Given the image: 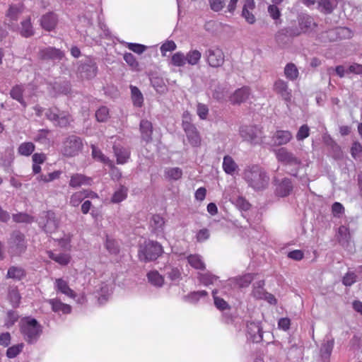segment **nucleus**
Segmentation results:
<instances>
[{"mask_svg":"<svg viewBox=\"0 0 362 362\" xmlns=\"http://www.w3.org/2000/svg\"><path fill=\"white\" fill-rule=\"evenodd\" d=\"M275 182V193L277 196L284 197L288 196L293 189L291 181L288 178H284L282 180L279 181L274 180Z\"/></svg>","mask_w":362,"mask_h":362,"instance_id":"obj_22","label":"nucleus"},{"mask_svg":"<svg viewBox=\"0 0 362 362\" xmlns=\"http://www.w3.org/2000/svg\"><path fill=\"white\" fill-rule=\"evenodd\" d=\"M21 296L16 288H11L8 291V300L13 307H18L21 303Z\"/></svg>","mask_w":362,"mask_h":362,"instance_id":"obj_48","label":"nucleus"},{"mask_svg":"<svg viewBox=\"0 0 362 362\" xmlns=\"http://www.w3.org/2000/svg\"><path fill=\"white\" fill-rule=\"evenodd\" d=\"M350 238V233L349 228L344 226H341L338 230V239L339 241L344 244L347 243Z\"/></svg>","mask_w":362,"mask_h":362,"instance_id":"obj_54","label":"nucleus"},{"mask_svg":"<svg viewBox=\"0 0 362 362\" xmlns=\"http://www.w3.org/2000/svg\"><path fill=\"white\" fill-rule=\"evenodd\" d=\"M239 133L243 141L252 145L260 144L263 142L262 130L257 126H242L240 128Z\"/></svg>","mask_w":362,"mask_h":362,"instance_id":"obj_7","label":"nucleus"},{"mask_svg":"<svg viewBox=\"0 0 362 362\" xmlns=\"http://www.w3.org/2000/svg\"><path fill=\"white\" fill-rule=\"evenodd\" d=\"M274 152L277 160L284 165L298 166L301 163L300 160L286 148H279Z\"/></svg>","mask_w":362,"mask_h":362,"instance_id":"obj_13","label":"nucleus"},{"mask_svg":"<svg viewBox=\"0 0 362 362\" xmlns=\"http://www.w3.org/2000/svg\"><path fill=\"white\" fill-rule=\"evenodd\" d=\"M250 95L248 87L244 86L236 90L230 97V101L233 104H240L247 100Z\"/></svg>","mask_w":362,"mask_h":362,"instance_id":"obj_26","label":"nucleus"},{"mask_svg":"<svg viewBox=\"0 0 362 362\" xmlns=\"http://www.w3.org/2000/svg\"><path fill=\"white\" fill-rule=\"evenodd\" d=\"M18 314L13 310H8L4 319V326L7 328L11 327L18 320Z\"/></svg>","mask_w":362,"mask_h":362,"instance_id":"obj_49","label":"nucleus"},{"mask_svg":"<svg viewBox=\"0 0 362 362\" xmlns=\"http://www.w3.org/2000/svg\"><path fill=\"white\" fill-rule=\"evenodd\" d=\"M47 253L50 259L61 265H66L70 261V257L68 255L61 253L56 254L52 251H47Z\"/></svg>","mask_w":362,"mask_h":362,"instance_id":"obj_41","label":"nucleus"},{"mask_svg":"<svg viewBox=\"0 0 362 362\" xmlns=\"http://www.w3.org/2000/svg\"><path fill=\"white\" fill-rule=\"evenodd\" d=\"M92 157L98 159L100 162L105 163L108 165L110 167L112 168V176L113 179L119 180L122 177L121 172L117 168L113 167L112 162L104 154L102 153V152L97 149L94 146L92 145Z\"/></svg>","mask_w":362,"mask_h":362,"instance_id":"obj_18","label":"nucleus"},{"mask_svg":"<svg viewBox=\"0 0 362 362\" xmlns=\"http://www.w3.org/2000/svg\"><path fill=\"white\" fill-rule=\"evenodd\" d=\"M28 86L25 87L23 85H16L11 90V97L19 102L23 107H26L27 103L23 99V94L25 93V90Z\"/></svg>","mask_w":362,"mask_h":362,"instance_id":"obj_30","label":"nucleus"},{"mask_svg":"<svg viewBox=\"0 0 362 362\" xmlns=\"http://www.w3.org/2000/svg\"><path fill=\"white\" fill-rule=\"evenodd\" d=\"M113 291V280L108 277H103V279L100 281L95 286V297L98 298L99 304L105 303L112 295Z\"/></svg>","mask_w":362,"mask_h":362,"instance_id":"obj_8","label":"nucleus"},{"mask_svg":"<svg viewBox=\"0 0 362 362\" xmlns=\"http://www.w3.org/2000/svg\"><path fill=\"white\" fill-rule=\"evenodd\" d=\"M208 293L206 291H193L189 293L185 298L191 303H196L200 298L206 297Z\"/></svg>","mask_w":362,"mask_h":362,"instance_id":"obj_56","label":"nucleus"},{"mask_svg":"<svg viewBox=\"0 0 362 362\" xmlns=\"http://www.w3.org/2000/svg\"><path fill=\"white\" fill-rule=\"evenodd\" d=\"M20 331L26 342L34 344L41 336L42 327L35 318L25 317L20 321Z\"/></svg>","mask_w":362,"mask_h":362,"instance_id":"obj_2","label":"nucleus"},{"mask_svg":"<svg viewBox=\"0 0 362 362\" xmlns=\"http://www.w3.org/2000/svg\"><path fill=\"white\" fill-rule=\"evenodd\" d=\"M253 280V276L251 274H246L242 276L236 278L235 281L240 287H247Z\"/></svg>","mask_w":362,"mask_h":362,"instance_id":"obj_59","label":"nucleus"},{"mask_svg":"<svg viewBox=\"0 0 362 362\" xmlns=\"http://www.w3.org/2000/svg\"><path fill=\"white\" fill-rule=\"evenodd\" d=\"M292 137V134L289 131L278 130L272 136V141L274 146H282L288 144Z\"/></svg>","mask_w":362,"mask_h":362,"instance_id":"obj_25","label":"nucleus"},{"mask_svg":"<svg viewBox=\"0 0 362 362\" xmlns=\"http://www.w3.org/2000/svg\"><path fill=\"white\" fill-rule=\"evenodd\" d=\"M182 175V170L180 168H168L165 170V176L169 180H177Z\"/></svg>","mask_w":362,"mask_h":362,"instance_id":"obj_46","label":"nucleus"},{"mask_svg":"<svg viewBox=\"0 0 362 362\" xmlns=\"http://www.w3.org/2000/svg\"><path fill=\"white\" fill-rule=\"evenodd\" d=\"M284 74L287 78L293 81L298 76V70L294 64L289 63L285 66Z\"/></svg>","mask_w":362,"mask_h":362,"instance_id":"obj_47","label":"nucleus"},{"mask_svg":"<svg viewBox=\"0 0 362 362\" xmlns=\"http://www.w3.org/2000/svg\"><path fill=\"white\" fill-rule=\"evenodd\" d=\"M88 178L81 174H75L71 177L69 185L72 187H78L88 183Z\"/></svg>","mask_w":362,"mask_h":362,"instance_id":"obj_45","label":"nucleus"},{"mask_svg":"<svg viewBox=\"0 0 362 362\" xmlns=\"http://www.w3.org/2000/svg\"><path fill=\"white\" fill-rule=\"evenodd\" d=\"M109 117V110L107 107L103 106L95 112V118L100 122H106Z\"/></svg>","mask_w":362,"mask_h":362,"instance_id":"obj_53","label":"nucleus"},{"mask_svg":"<svg viewBox=\"0 0 362 362\" xmlns=\"http://www.w3.org/2000/svg\"><path fill=\"white\" fill-rule=\"evenodd\" d=\"M217 293H218V290H216V289H215L212 291V295H213L215 306L221 310H224L228 308V303L224 299L218 297L217 296Z\"/></svg>","mask_w":362,"mask_h":362,"instance_id":"obj_51","label":"nucleus"},{"mask_svg":"<svg viewBox=\"0 0 362 362\" xmlns=\"http://www.w3.org/2000/svg\"><path fill=\"white\" fill-rule=\"evenodd\" d=\"M89 196L86 190L80 191L74 193L70 198V204L73 206H78L85 198Z\"/></svg>","mask_w":362,"mask_h":362,"instance_id":"obj_42","label":"nucleus"},{"mask_svg":"<svg viewBox=\"0 0 362 362\" xmlns=\"http://www.w3.org/2000/svg\"><path fill=\"white\" fill-rule=\"evenodd\" d=\"M25 275V271L23 268L18 267H11L8 269L7 272V277L16 280H21Z\"/></svg>","mask_w":362,"mask_h":362,"instance_id":"obj_44","label":"nucleus"},{"mask_svg":"<svg viewBox=\"0 0 362 362\" xmlns=\"http://www.w3.org/2000/svg\"><path fill=\"white\" fill-rule=\"evenodd\" d=\"M38 56L42 59L52 60L54 62L61 60L64 57V54L63 52L59 49L48 47L40 49Z\"/></svg>","mask_w":362,"mask_h":362,"instance_id":"obj_19","label":"nucleus"},{"mask_svg":"<svg viewBox=\"0 0 362 362\" xmlns=\"http://www.w3.org/2000/svg\"><path fill=\"white\" fill-rule=\"evenodd\" d=\"M48 302L51 305L52 310L54 313L69 314L71 312V307L68 304L62 303L59 299H49Z\"/></svg>","mask_w":362,"mask_h":362,"instance_id":"obj_29","label":"nucleus"},{"mask_svg":"<svg viewBox=\"0 0 362 362\" xmlns=\"http://www.w3.org/2000/svg\"><path fill=\"white\" fill-rule=\"evenodd\" d=\"M356 281V275L354 272H348L343 277L342 283L346 286H350Z\"/></svg>","mask_w":362,"mask_h":362,"instance_id":"obj_64","label":"nucleus"},{"mask_svg":"<svg viewBox=\"0 0 362 362\" xmlns=\"http://www.w3.org/2000/svg\"><path fill=\"white\" fill-rule=\"evenodd\" d=\"M23 10V5L18 4L11 5L6 12L4 23L11 30L18 28V20Z\"/></svg>","mask_w":362,"mask_h":362,"instance_id":"obj_9","label":"nucleus"},{"mask_svg":"<svg viewBox=\"0 0 362 362\" xmlns=\"http://www.w3.org/2000/svg\"><path fill=\"white\" fill-rule=\"evenodd\" d=\"M12 30L18 32L24 37H30L33 36L35 33V30L31 22V18L30 16L25 18L21 22L20 25L18 24V28Z\"/></svg>","mask_w":362,"mask_h":362,"instance_id":"obj_23","label":"nucleus"},{"mask_svg":"<svg viewBox=\"0 0 362 362\" xmlns=\"http://www.w3.org/2000/svg\"><path fill=\"white\" fill-rule=\"evenodd\" d=\"M247 334L248 339L255 343L262 341L263 331L259 321H249L247 323Z\"/></svg>","mask_w":362,"mask_h":362,"instance_id":"obj_15","label":"nucleus"},{"mask_svg":"<svg viewBox=\"0 0 362 362\" xmlns=\"http://www.w3.org/2000/svg\"><path fill=\"white\" fill-rule=\"evenodd\" d=\"M188 263L196 269H204L205 264L199 255H191L187 257Z\"/></svg>","mask_w":362,"mask_h":362,"instance_id":"obj_40","label":"nucleus"},{"mask_svg":"<svg viewBox=\"0 0 362 362\" xmlns=\"http://www.w3.org/2000/svg\"><path fill=\"white\" fill-rule=\"evenodd\" d=\"M35 146L32 142H23L18 148V153L24 156H29L35 151Z\"/></svg>","mask_w":362,"mask_h":362,"instance_id":"obj_43","label":"nucleus"},{"mask_svg":"<svg viewBox=\"0 0 362 362\" xmlns=\"http://www.w3.org/2000/svg\"><path fill=\"white\" fill-rule=\"evenodd\" d=\"M81 148V140L76 136H70L63 142L61 151L64 156L71 157L77 155Z\"/></svg>","mask_w":362,"mask_h":362,"instance_id":"obj_12","label":"nucleus"},{"mask_svg":"<svg viewBox=\"0 0 362 362\" xmlns=\"http://www.w3.org/2000/svg\"><path fill=\"white\" fill-rule=\"evenodd\" d=\"M45 115L48 119L53 122L54 125L64 127L68 126L71 121V116L66 112H59L57 109L48 110Z\"/></svg>","mask_w":362,"mask_h":362,"instance_id":"obj_14","label":"nucleus"},{"mask_svg":"<svg viewBox=\"0 0 362 362\" xmlns=\"http://www.w3.org/2000/svg\"><path fill=\"white\" fill-rule=\"evenodd\" d=\"M147 279L151 285L156 287H161L164 284L163 276L156 270L150 271L147 274Z\"/></svg>","mask_w":362,"mask_h":362,"instance_id":"obj_37","label":"nucleus"},{"mask_svg":"<svg viewBox=\"0 0 362 362\" xmlns=\"http://www.w3.org/2000/svg\"><path fill=\"white\" fill-rule=\"evenodd\" d=\"M223 169L226 174L233 175L238 170V166L231 156H225L223 160Z\"/></svg>","mask_w":362,"mask_h":362,"instance_id":"obj_34","label":"nucleus"},{"mask_svg":"<svg viewBox=\"0 0 362 362\" xmlns=\"http://www.w3.org/2000/svg\"><path fill=\"white\" fill-rule=\"evenodd\" d=\"M199 281L204 286L209 285H218V283L221 281L218 280V277L209 273L202 274L199 276Z\"/></svg>","mask_w":362,"mask_h":362,"instance_id":"obj_39","label":"nucleus"},{"mask_svg":"<svg viewBox=\"0 0 362 362\" xmlns=\"http://www.w3.org/2000/svg\"><path fill=\"white\" fill-rule=\"evenodd\" d=\"M177 48V45L173 40H167L165 41L160 47V52L162 56H166L167 52H173Z\"/></svg>","mask_w":362,"mask_h":362,"instance_id":"obj_58","label":"nucleus"},{"mask_svg":"<svg viewBox=\"0 0 362 362\" xmlns=\"http://www.w3.org/2000/svg\"><path fill=\"white\" fill-rule=\"evenodd\" d=\"M334 345V339L326 336L320 349V355L324 362H328Z\"/></svg>","mask_w":362,"mask_h":362,"instance_id":"obj_20","label":"nucleus"},{"mask_svg":"<svg viewBox=\"0 0 362 362\" xmlns=\"http://www.w3.org/2000/svg\"><path fill=\"white\" fill-rule=\"evenodd\" d=\"M274 90L276 93L279 95L286 103L291 102L292 90L288 88L287 82L282 79L276 80L274 84Z\"/></svg>","mask_w":362,"mask_h":362,"instance_id":"obj_17","label":"nucleus"},{"mask_svg":"<svg viewBox=\"0 0 362 362\" xmlns=\"http://www.w3.org/2000/svg\"><path fill=\"white\" fill-rule=\"evenodd\" d=\"M257 284H258V286H255L253 288L252 295L255 298L262 300V298L264 297V294H266L267 292L264 291V289L263 288V286H264L263 281H259Z\"/></svg>","mask_w":362,"mask_h":362,"instance_id":"obj_60","label":"nucleus"},{"mask_svg":"<svg viewBox=\"0 0 362 362\" xmlns=\"http://www.w3.org/2000/svg\"><path fill=\"white\" fill-rule=\"evenodd\" d=\"M328 35L331 40H334L346 37L349 38L351 37V32L349 28L342 27L329 30Z\"/></svg>","mask_w":362,"mask_h":362,"instance_id":"obj_32","label":"nucleus"},{"mask_svg":"<svg viewBox=\"0 0 362 362\" xmlns=\"http://www.w3.org/2000/svg\"><path fill=\"white\" fill-rule=\"evenodd\" d=\"M140 132L141 139L146 142H150L152 140L153 126L151 122L146 119H142L140 122Z\"/></svg>","mask_w":362,"mask_h":362,"instance_id":"obj_28","label":"nucleus"},{"mask_svg":"<svg viewBox=\"0 0 362 362\" xmlns=\"http://www.w3.org/2000/svg\"><path fill=\"white\" fill-rule=\"evenodd\" d=\"M13 219L16 223H32L34 221L33 216L25 213H18L13 215Z\"/></svg>","mask_w":362,"mask_h":362,"instance_id":"obj_55","label":"nucleus"},{"mask_svg":"<svg viewBox=\"0 0 362 362\" xmlns=\"http://www.w3.org/2000/svg\"><path fill=\"white\" fill-rule=\"evenodd\" d=\"M165 221L164 218L158 214L153 215L150 221V228L157 237L163 236Z\"/></svg>","mask_w":362,"mask_h":362,"instance_id":"obj_21","label":"nucleus"},{"mask_svg":"<svg viewBox=\"0 0 362 362\" xmlns=\"http://www.w3.org/2000/svg\"><path fill=\"white\" fill-rule=\"evenodd\" d=\"M128 189L124 185H120L114 192L111 197V202L118 204L125 200L127 197Z\"/></svg>","mask_w":362,"mask_h":362,"instance_id":"obj_35","label":"nucleus"},{"mask_svg":"<svg viewBox=\"0 0 362 362\" xmlns=\"http://www.w3.org/2000/svg\"><path fill=\"white\" fill-rule=\"evenodd\" d=\"M183 130L191 146L198 147L201 145V137L195 126L185 124Z\"/></svg>","mask_w":362,"mask_h":362,"instance_id":"obj_24","label":"nucleus"},{"mask_svg":"<svg viewBox=\"0 0 362 362\" xmlns=\"http://www.w3.org/2000/svg\"><path fill=\"white\" fill-rule=\"evenodd\" d=\"M197 114L201 119H206L209 114L207 105L203 103H198L197 106Z\"/></svg>","mask_w":362,"mask_h":362,"instance_id":"obj_63","label":"nucleus"},{"mask_svg":"<svg viewBox=\"0 0 362 362\" xmlns=\"http://www.w3.org/2000/svg\"><path fill=\"white\" fill-rule=\"evenodd\" d=\"M39 226L47 233H54L59 226V220L52 211L43 212L38 221Z\"/></svg>","mask_w":362,"mask_h":362,"instance_id":"obj_11","label":"nucleus"},{"mask_svg":"<svg viewBox=\"0 0 362 362\" xmlns=\"http://www.w3.org/2000/svg\"><path fill=\"white\" fill-rule=\"evenodd\" d=\"M57 20V17L54 13H48L43 15L40 21L43 29L50 31L55 28Z\"/></svg>","mask_w":362,"mask_h":362,"instance_id":"obj_27","label":"nucleus"},{"mask_svg":"<svg viewBox=\"0 0 362 362\" xmlns=\"http://www.w3.org/2000/svg\"><path fill=\"white\" fill-rule=\"evenodd\" d=\"M243 179L256 191L264 189L269 183V177L267 172L258 165L247 166L244 170Z\"/></svg>","mask_w":362,"mask_h":362,"instance_id":"obj_1","label":"nucleus"},{"mask_svg":"<svg viewBox=\"0 0 362 362\" xmlns=\"http://www.w3.org/2000/svg\"><path fill=\"white\" fill-rule=\"evenodd\" d=\"M337 6V0H319L317 8L324 13H330Z\"/></svg>","mask_w":362,"mask_h":362,"instance_id":"obj_36","label":"nucleus"},{"mask_svg":"<svg viewBox=\"0 0 362 362\" xmlns=\"http://www.w3.org/2000/svg\"><path fill=\"white\" fill-rule=\"evenodd\" d=\"M202 56V52L197 49H189L186 54L179 51L172 55L169 64L177 67H182L186 64L192 66H197L199 64Z\"/></svg>","mask_w":362,"mask_h":362,"instance_id":"obj_3","label":"nucleus"},{"mask_svg":"<svg viewBox=\"0 0 362 362\" xmlns=\"http://www.w3.org/2000/svg\"><path fill=\"white\" fill-rule=\"evenodd\" d=\"M55 289L69 298H75L74 291L71 289L68 283L62 279H57L54 283Z\"/></svg>","mask_w":362,"mask_h":362,"instance_id":"obj_31","label":"nucleus"},{"mask_svg":"<svg viewBox=\"0 0 362 362\" xmlns=\"http://www.w3.org/2000/svg\"><path fill=\"white\" fill-rule=\"evenodd\" d=\"M131 98L135 107H141L144 103V96L140 90L134 86H130Z\"/></svg>","mask_w":362,"mask_h":362,"instance_id":"obj_38","label":"nucleus"},{"mask_svg":"<svg viewBox=\"0 0 362 362\" xmlns=\"http://www.w3.org/2000/svg\"><path fill=\"white\" fill-rule=\"evenodd\" d=\"M298 28H290L286 33L290 36H298L303 33H309L314 30L317 24L312 16L308 14H300L298 16Z\"/></svg>","mask_w":362,"mask_h":362,"instance_id":"obj_5","label":"nucleus"},{"mask_svg":"<svg viewBox=\"0 0 362 362\" xmlns=\"http://www.w3.org/2000/svg\"><path fill=\"white\" fill-rule=\"evenodd\" d=\"M24 344L23 343L15 344L8 348L6 355L8 358H16L23 351Z\"/></svg>","mask_w":362,"mask_h":362,"instance_id":"obj_50","label":"nucleus"},{"mask_svg":"<svg viewBox=\"0 0 362 362\" xmlns=\"http://www.w3.org/2000/svg\"><path fill=\"white\" fill-rule=\"evenodd\" d=\"M27 243L25 235L19 231H14L8 240V252L11 257L20 256L25 252Z\"/></svg>","mask_w":362,"mask_h":362,"instance_id":"obj_6","label":"nucleus"},{"mask_svg":"<svg viewBox=\"0 0 362 362\" xmlns=\"http://www.w3.org/2000/svg\"><path fill=\"white\" fill-rule=\"evenodd\" d=\"M127 47L132 52L141 54L146 49V47L141 44L126 42Z\"/></svg>","mask_w":362,"mask_h":362,"instance_id":"obj_62","label":"nucleus"},{"mask_svg":"<svg viewBox=\"0 0 362 362\" xmlns=\"http://www.w3.org/2000/svg\"><path fill=\"white\" fill-rule=\"evenodd\" d=\"M114 152L117 158V164H124L129 159L130 151L128 148L115 146Z\"/></svg>","mask_w":362,"mask_h":362,"instance_id":"obj_33","label":"nucleus"},{"mask_svg":"<svg viewBox=\"0 0 362 362\" xmlns=\"http://www.w3.org/2000/svg\"><path fill=\"white\" fill-rule=\"evenodd\" d=\"M255 9L256 4L255 0H243L241 16L250 25L256 22Z\"/></svg>","mask_w":362,"mask_h":362,"instance_id":"obj_16","label":"nucleus"},{"mask_svg":"<svg viewBox=\"0 0 362 362\" xmlns=\"http://www.w3.org/2000/svg\"><path fill=\"white\" fill-rule=\"evenodd\" d=\"M309 134H310V128L308 127V125L303 124L299 128V129L296 134V139L298 141H303V139L308 137Z\"/></svg>","mask_w":362,"mask_h":362,"instance_id":"obj_61","label":"nucleus"},{"mask_svg":"<svg viewBox=\"0 0 362 362\" xmlns=\"http://www.w3.org/2000/svg\"><path fill=\"white\" fill-rule=\"evenodd\" d=\"M105 247L109 252L117 254L119 252L118 243L113 238L107 237Z\"/></svg>","mask_w":362,"mask_h":362,"instance_id":"obj_57","label":"nucleus"},{"mask_svg":"<svg viewBox=\"0 0 362 362\" xmlns=\"http://www.w3.org/2000/svg\"><path fill=\"white\" fill-rule=\"evenodd\" d=\"M163 253V249L160 243L148 240L139 245L138 257L141 261L148 262L157 259Z\"/></svg>","mask_w":362,"mask_h":362,"instance_id":"obj_4","label":"nucleus"},{"mask_svg":"<svg viewBox=\"0 0 362 362\" xmlns=\"http://www.w3.org/2000/svg\"><path fill=\"white\" fill-rule=\"evenodd\" d=\"M60 175L59 171H54L47 175H39L36 177V180L40 182H49L59 178Z\"/></svg>","mask_w":362,"mask_h":362,"instance_id":"obj_52","label":"nucleus"},{"mask_svg":"<svg viewBox=\"0 0 362 362\" xmlns=\"http://www.w3.org/2000/svg\"><path fill=\"white\" fill-rule=\"evenodd\" d=\"M206 63L213 68L221 66L225 61V56L223 50L218 47H211L204 53Z\"/></svg>","mask_w":362,"mask_h":362,"instance_id":"obj_10","label":"nucleus"}]
</instances>
